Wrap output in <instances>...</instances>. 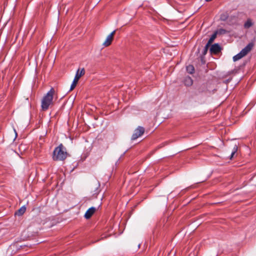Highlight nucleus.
<instances>
[{
  "label": "nucleus",
  "instance_id": "7",
  "mask_svg": "<svg viewBox=\"0 0 256 256\" xmlns=\"http://www.w3.org/2000/svg\"><path fill=\"white\" fill-rule=\"evenodd\" d=\"M84 74H85V70H84V68H82L81 70L78 69L76 72V76H75L74 80L78 82L81 76H83Z\"/></svg>",
  "mask_w": 256,
  "mask_h": 256
},
{
  "label": "nucleus",
  "instance_id": "13",
  "mask_svg": "<svg viewBox=\"0 0 256 256\" xmlns=\"http://www.w3.org/2000/svg\"><path fill=\"white\" fill-rule=\"evenodd\" d=\"M186 70L187 72L190 74H192L194 72V67L192 65H189L187 67H186Z\"/></svg>",
  "mask_w": 256,
  "mask_h": 256
},
{
  "label": "nucleus",
  "instance_id": "1",
  "mask_svg": "<svg viewBox=\"0 0 256 256\" xmlns=\"http://www.w3.org/2000/svg\"><path fill=\"white\" fill-rule=\"evenodd\" d=\"M58 98L56 90L52 88L42 98L41 107L42 110H46L54 104V100Z\"/></svg>",
  "mask_w": 256,
  "mask_h": 256
},
{
  "label": "nucleus",
  "instance_id": "2",
  "mask_svg": "<svg viewBox=\"0 0 256 256\" xmlns=\"http://www.w3.org/2000/svg\"><path fill=\"white\" fill-rule=\"evenodd\" d=\"M67 156V152L63 150V146L60 144L54 152L53 159L55 160H62Z\"/></svg>",
  "mask_w": 256,
  "mask_h": 256
},
{
  "label": "nucleus",
  "instance_id": "3",
  "mask_svg": "<svg viewBox=\"0 0 256 256\" xmlns=\"http://www.w3.org/2000/svg\"><path fill=\"white\" fill-rule=\"evenodd\" d=\"M254 45V42H252L249 43L244 48L240 53L234 56L233 57V60L236 62L244 56H246L253 48Z\"/></svg>",
  "mask_w": 256,
  "mask_h": 256
},
{
  "label": "nucleus",
  "instance_id": "17",
  "mask_svg": "<svg viewBox=\"0 0 256 256\" xmlns=\"http://www.w3.org/2000/svg\"><path fill=\"white\" fill-rule=\"evenodd\" d=\"M209 46H208V44H206V46L204 48V54L206 53Z\"/></svg>",
  "mask_w": 256,
  "mask_h": 256
},
{
  "label": "nucleus",
  "instance_id": "21",
  "mask_svg": "<svg viewBox=\"0 0 256 256\" xmlns=\"http://www.w3.org/2000/svg\"><path fill=\"white\" fill-rule=\"evenodd\" d=\"M212 0H206V2H210V1H211Z\"/></svg>",
  "mask_w": 256,
  "mask_h": 256
},
{
  "label": "nucleus",
  "instance_id": "6",
  "mask_svg": "<svg viewBox=\"0 0 256 256\" xmlns=\"http://www.w3.org/2000/svg\"><path fill=\"white\" fill-rule=\"evenodd\" d=\"M221 50V48L218 44H214L210 46V52L212 54H216Z\"/></svg>",
  "mask_w": 256,
  "mask_h": 256
},
{
  "label": "nucleus",
  "instance_id": "19",
  "mask_svg": "<svg viewBox=\"0 0 256 256\" xmlns=\"http://www.w3.org/2000/svg\"><path fill=\"white\" fill-rule=\"evenodd\" d=\"M14 133H15V138H16L17 136V133L16 132V130H14Z\"/></svg>",
  "mask_w": 256,
  "mask_h": 256
},
{
  "label": "nucleus",
  "instance_id": "5",
  "mask_svg": "<svg viewBox=\"0 0 256 256\" xmlns=\"http://www.w3.org/2000/svg\"><path fill=\"white\" fill-rule=\"evenodd\" d=\"M116 33V30H114L106 38V40L103 43V46L107 47L110 45L114 39V35Z\"/></svg>",
  "mask_w": 256,
  "mask_h": 256
},
{
  "label": "nucleus",
  "instance_id": "8",
  "mask_svg": "<svg viewBox=\"0 0 256 256\" xmlns=\"http://www.w3.org/2000/svg\"><path fill=\"white\" fill-rule=\"evenodd\" d=\"M96 209L94 207H91L90 208H88L84 214V218L86 219L90 218L96 212Z\"/></svg>",
  "mask_w": 256,
  "mask_h": 256
},
{
  "label": "nucleus",
  "instance_id": "18",
  "mask_svg": "<svg viewBox=\"0 0 256 256\" xmlns=\"http://www.w3.org/2000/svg\"><path fill=\"white\" fill-rule=\"evenodd\" d=\"M224 32H225V30H220V32L221 33V34Z\"/></svg>",
  "mask_w": 256,
  "mask_h": 256
},
{
  "label": "nucleus",
  "instance_id": "11",
  "mask_svg": "<svg viewBox=\"0 0 256 256\" xmlns=\"http://www.w3.org/2000/svg\"><path fill=\"white\" fill-rule=\"evenodd\" d=\"M253 25V22L252 20L250 19H248L246 22L244 24V28H248L251 27Z\"/></svg>",
  "mask_w": 256,
  "mask_h": 256
},
{
  "label": "nucleus",
  "instance_id": "15",
  "mask_svg": "<svg viewBox=\"0 0 256 256\" xmlns=\"http://www.w3.org/2000/svg\"><path fill=\"white\" fill-rule=\"evenodd\" d=\"M78 82L75 81V80H73V82L71 85V86H70V90H73L74 88L76 86V84H77Z\"/></svg>",
  "mask_w": 256,
  "mask_h": 256
},
{
  "label": "nucleus",
  "instance_id": "10",
  "mask_svg": "<svg viewBox=\"0 0 256 256\" xmlns=\"http://www.w3.org/2000/svg\"><path fill=\"white\" fill-rule=\"evenodd\" d=\"M26 210V206H22L17 212H16V214L18 216H22L25 212Z\"/></svg>",
  "mask_w": 256,
  "mask_h": 256
},
{
  "label": "nucleus",
  "instance_id": "20",
  "mask_svg": "<svg viewBox=\"0 0 256 256\" xmlns=\"http://www.w3.org/2000/svg\"><path fill=\"white\" fill-rule=\"evenodd\" d=\"M205 180H206V179H204V180H200V181L198 182H204V181H205Z\"/></svg>",
  "mask_w": 256,
  "mask_h": 256
},
{
  "label": "nucleus",
  "instance_id": "9",
  "mask_svg": "<svg viewBox=\"0 0 256 256\" xmlns=\"http://www.w3.org/2000/svg\"><path fill=\"white\" fill-rule=\"evenodd\" d=\"M184 84L186 86H192L193 84V80L190 77L187 76L184 80Z\"/></svg>",
  "mask_w": 256,
  "mask_h": 256
},
{
  "label": "nucleus",
  "instance_id": "12",
  "mask_svg": "<svg viewBox=\"0 0 256 256\" xmlns=\"http://www.w3.org/2000/svg\"><path fill=\"white\" fill-rule=\"evenodd\" d=\"M217 32H214L212 36L210 37V38L208 42V46H210V44L213 42V41L214 40V39L216 38V34H217Z\"/></svg>",
  "mask_w": 256,
  "mask_h": 256
},
{
  "label": "nucleus",
  "instance_id": "14",
  "mask_svg": "<svg viewBox=\"0 0 256 256\" xmlns=\"http://www.w3.org/2000/svg\"><path fill=\"white\" fill-rule=\"evenodd\" d=\"M237 150H238V148H237V146H235L234 147V148L232 149V154H231V156H230V159L232 160V158L234 154L237 152Z\"/></svg>",
  "mask_w": 256,
  "mask_h": 256
},
{
  "label": "nucleus",
  "instance_id": "4",
  "mask_svg": "<svg viewBox=\"0 0 256 256\" xmlns=\"http://www.w3.org/2000/svg\"><path fill=\"white\" fill-rule=\"evenodd\" d=\"M144 132V128L142 126H138L136 128L132 136V140H134L140 136Z\"/></svg>",
  "mask_w": 256,
  "mask_h": 256
},
{
  "label": "nucleus",
  "instance_id": "16",
  "mask_svg": "<svg viewBox=\"0 0 256 256\" xmlns=\"http://www.w3.org/2000/svg\"><path fill=\"white\" fill-rule=\"evenodd\" d=\"M92 184L94 185V186L96 187L100 186L99 182L96 180H94V182H92Z\"/></svg>",
  "mask_w": 256,
  "mask_h": 256
}]
</instances>
